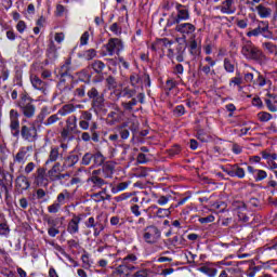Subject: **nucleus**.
Wrapping results in <instances>:
<instances>
[{
    "mask_svg": "<svg viewBox=\"0 0 277 277\" xmlns=\"http://www.w3.org/2000/svg\"><path fill=\"white\" fill-rule=\"evenodd\" d=\"M78 57L90 62V60H94V57H96V51L94 49H89L87 51H82V52L78 53Z\"/></svg>",
    "mask_w": 277,
    "mask_h": 277,
    "instance_id": "obj_31",
    "label": "nucleus"
},
{
    "mask_svg": "<svg viewBox=\"0 0 277 277\" xmlns=\"http://www.w3.org/2000/svg\"><path fill=\"white\" fill-rule=\"evenodd\" d=\"M108 118H111L114 122H118L122 118V110H120L118 107H116L114 110H111L108 114Z\"/></svg>",
    "mask_w": 277,
    "mask_h": 277,
    "instance_id": "obj_39",
    "label": "nucleus"
},
{
    "mask_svg": "<svg viewBox=\"0 0 277 277\" xmlns=\"http://www.w3.org/2000/svg\"><path fill=\"white\" fill-rule=\"evenodd\" d=\"M48 57L50 60H57V48L55 47V43L51 42L48 48Z\"/></svg>",
    "mask_w": 277,
    "mask_h": 277,
    "instance_id": "obj_41",
    "label": "nucleus"
},
{
    "mask_svg": "<svg viewBox=\"0 0 277 277\" xmlns=\"http://www.w3.org/2000/svg\"><path fill=\"white\" fill-rule=\"evenodd\" d=\"M21 136L25 142L34 143L38 140V128H36L35 122H29L22 126Z\"/></svg>",
    "mask_w": 277,
    "mask_h": 277,
    "instance_id": "obj_5",
    "label": "nucleus"
},
{
    "mask_svg": "<svg viewBox=\"0 0 277 277\" xmlns=\"http://www.w3.org/2000/svg\"><path fill=\"white\" fill-rule=\"evenodd\" d=\"M31 187V183H29V179L25 175H19L15 180V189L17 192H27Z\"/></svg>",
    "mask_w": 277,
    "mask_h": 277,
    "instance_id": "obj_21",
    "label": "nucleus"
},
{
    "mask_svg": "<svg viewBox=\"0 0 277 277\" xmlns=\"http://www.w3.org/2000/svg\"><path fill=\"white\" fill-rule=\"evenodd\" d=\"M135 94H137V91L135 89H130L129 87H124L119 92V96H122L123 98H133Z\"/></svg>",
    "mask_w": 277,
    "mask_h": 277,
    "instance_id": "obj_34",
    "label": "nucleus"
},
{
    "mask_svg": "<svg viewBox=\"0 0 277 277\" xmlns=\"http://www.w3.org/2000/svg\"><path fill=\"white\" fill-rule=\"evenodd\" d=\"M212 209H215V211H220V213H222V211L226 209V203L224 201H216L212 203Z\"/></svg>",
    "mask_w": 277,
    "mask_h": 277,
    "instance_id": "obj_55",
    "label": "nucleus"
},
{
    "mask_svg": "<svg viewBox=\"0 0 277 277\" xmlns=\"http://www.w3.org/2000/svg\"><path fill=\"white\" fill-rule=\"evenodd\" d=\"M15 28L18 34H25V31H27V23H25V21H18Z\"/></svg>",
    "mask_w": 277,
    "mask_h": 277,
    "instance_id": "obj_53",
    "label": "nucleus"
},
{
    "mask_svg": "<svg viewBox=\"0 0 277 277\" xmlns=\"http://www.w3.org/2000/svg\"><path fill=\"white\" fill-rule=\"evenodd\" d=\"M34 150V146H24L21 147L17 151V155L13 157L14 163H25L29 157V153Z\"/></svg>",
    "mask_w": 277,
    "mask_h": 277,
    "instance_id": "obj_16",
    "label": "nucleus"
},
{
    "mask_svg": "<svg viewBox=\"0 0 277 277\" xmlns=\"http://www.w3.org/2000/svg\"><path fill=\"white\" fill-rule=\"evenodd\" d=\"M224 69L226 72H235V64L229 58L224 60Z\"/></svg>",
    "mask_w": 277,
    "mask_h": 277,
    "instance_id": "obj_50",
    "label": "nucleus"
},
{
    "mask_svg": "<svg viewBox=\"0 0 277 277\" xmlns=\"http://www.w3.org/2000/svg\"><path fill=\"white\" fill-rule=\"evenodd\" d=\"M87 96L90 98L91 107L94 111H101L105 107V95L98 92V89L92 87L88 92Z\"/></svg>",
    "mask_w": 277,
    "mask_h": 277,
    "instance_id": "obj_2",
    "label": "nucleus"
},
{
    "mask_svg": "<svg viewBox=\"0 0 277 277\" xmlns=\"http://www.w3.org/2000/svg\"><path fill=\"white\" fill-rule=\"evenodd\" d=\"M137 105V98L132 97L129 102H122L121 107L123 108V111H128L131 114L133 111L134 107Z\"/></svg>",
    "mask_w": 277,
    "mask_h": 277,
    "instance_id": "obj_33",
    "label": "nucleus"
},
{
    "mask_svg": "<svg viewBox=\"0 0 277 277\" xmlns=\"http://www.w3.org/2000/svg\"><path fill=\"white\" fill-rule=\"evenodd\" d=\"M92 159H94V155L91 153L84 154L82 157V166H90V163H92Z\"/></svg>",
    "mask_w": 277,
    "mask_h": 277,
    "instance_id": "obj_56",
    "label": "nucleus"
},
{
    "mask_svg": "<svg viewBox=\"0 0 277 277\" xmlns=\"http://www.w3.org/2000/svg\"><path fill=\"white\" fill-rule=\"evenodd\" d=\"M143 81L146 85H150V76L146 74H132L130 76V83L132 88H138V85H142Z\"/></svg>",
    "mask_w": 277,
    "mask_h": 277,
    "instance_id": "obj_15",
    "label": "nucleus"
},
{
    "mask_svg": "<svg viewBox=\"0 0 277 277\" xmlns=\"http://www.w3.org/2000/svg\"><path fill=\"white\" fill-rule=\"evenodd\" d=\"M93 161L95 166H103L105 163V156L97 151L95 155H93Z\"/></svg>",
    "mask_w": 277,
    "mask_h": 277,
    "instance_id": "obj_48",
    "label": "nucleus"
},
{
    "mask_svg": "<svg viewBox=\"0 0 277 277\" xmlns=\"http://www.w3.org/2000/svg\"><path fill=\"white\" fill-rule=\"evenodd\" d=\"M91 68H93V70L97 72V75H100V72H103V70H105V63H103L102 61H94L91 64Z\"/></svg>",
    "mask_w": 277,
    "mask_h": 277,
    "instance_id": "obj_40",
    "label": "nucleus"
},
{
    "mask_svg": "<svg viewBox=\"0 0 277 277\" xmlns=\"http://www.w3.org/2000/svg\"><path fill=\"white\" fill-rule=\"evenodd\" d=\"M60 209H62V206L54 201L52 205L48 207V211L50 213H60Z\"/></svg>",
    "mask_w": 277,
    "mask_h": 277,
    "instance_id": "obj_54",
    "label": "nucleus"
},
{
    "mask_svg": "<svg viewBox=\"0 0 277 277\" xmlns=\"http://www.w3.org/2000/svg\"><path fill=\"white\" fill-rule=\"evenodd\" d=\"M66 12H67L66 6H64L62 4L56 5V11H55L56 16H64V14H66Z\"/></svg>",
    "mask_w": 277,
    "mask_h": 277,
    "instance_id": "obj_60",
    "label": "nucleus"
},
{
    "mask_svg": "<svg viewBox=\"0 0 277 277\" xmlns=\"http://www.w3.org/2000/svg\"><path fill=\"white\" fill-rule=\"evenodd\" d=\"M175 31L181 34L183 38H190V36H194L196 31V26L192 23H179L175 26Z\"/></svg>",
    "mask_w": 277,
    "mask_h": 277,
    "instance_id": "obj_12",
    "label": "nucleus"
},
{
    "mask_svg": "<svg viewBox=\"0 0 277 277\" xmlns=\"http://www.w3.org/2000/svg\"><path fill=\"white\" fill-rule=\"evenodd\" d=\"M81 261L84 269H90L92 267V261L90 260V255L88 253L82 254Z\"/></svg>",
    "mask_w": 277,
    "mask_h": 277,
    "instance_id": "obj_45",
    "label": "nucleus"
},
{
    "mask_svg": "<svg viewBox=\"0 0 277 277\" xmlns=\"http://www.w3.org/2000/svg\"><path fill=\"white\" fill-rule=\"evenodd\" d=\"M72 64V60L70 57H68L65 61V64L61 67L62 72H64V75H68V72H70V65Z\"/></svg>",
    "mask_w": 277,
    "mask_h": 277,
    "instance_id": "obj_52",
    "label": "nucleus"
},
{
    "mask_svg": "<svg viewBox=\"0 0 277 277\" xmlns=\"http://www.w3.org/2000/svg\"><path fill=\"white\" fill-rule=\"evenodd\" d=\"M157 44H159L160 49H163V47H169L170 44H172V42L167 38H162V39H157Z\"/></svg>",
    "mask_w": 277,
    "mask_h": 277,
    "instance_id": "obj_62",
    "label": "nucleus"
},
{
    "mask_svg": "<svg viewBox=\"0 0 277 277\" xmlns=\"http://www.w3.org/2000/svg\"><path fill=\"white\" fill-rule=\"evenodd\" d=\"M55 122H60V117L57 115L50 116L45 121V127H51V124H55Z\"/></svg>",
    "mask_w": 277,
    "mask_h": 277,
    "instance_id": "obj_58",
    "label": "nucleus"
},
{
    "mask_svg": "<svg viewBox=\"0 0 277 277\" xmlns=\"http://www.w3.org/2000/svg\"><path fill=\"white\" fill-rule=\"evenodd\" d=\"M32 179L37 187H49L50 179L47 176V169L39 167L32 174Z\"/></svg>",
    "mask_w": 277,
    "mask_h": 277,
    "instance_id": "obj_11",
    "label": "nucleus"
},
{
    "mask_svg": "<svg viewBox=\"0 0 277 277\" xmlns=\"http://www.w3.org/2000/svg\"><path fill=\"white\" fill-rule=\"evenodd\" d=\"M237 0H224L221 5L216 6L222 14H235L237 12V6L235 3Z\"/></svg>",
    "mask_w": 277,
    "mask_h": 277,
    "instance_id": "obj_17",
    "label": "nucleus"
},
{
    "mask_svg": "<svg viewBox=\"0 0 277 277\" xmlns=\"http://www.w3.org/2000/svg\"><path fill=\"white\" fill-rule=\"evenodd\" d=\"M77 109H83V105L79 104H66L61 109H58L60 116H68V114H74V111H77Z\"/></svg>",
    "mask_w": 277,
    "mask_h": 277,
    "instance_id": "obj_26",
    "label": "nucleus"
},
{
    "mask_svg": "<svg viewBox=\"0 0 277 277\" xmlns=\"http://www.w3.org/2000/svg\"><path fill=\"white\" fill-rule=\"evenodd\" d=\"M122 263L128 267H135V265L137 264V255L130 253L122 259Z\"/></svg>",
    "mask_w": 277,
    "mask_h": 277,
    "instance_id": "obj_32",
    "label": "nucleus"
},
{
    "mask_svg": "<svg viewBox=\"0 0 277 277\" xmlns=\"http://www.w3.org/2000/svg\"><path fill=\"white\" fill-rule=\"evenodd\" d=\"M224 172H226L228 176H237L238 179H243L246 176V170L238 164L224 169Z\"/></svg>",
    "mask_w": 277,
    "mask_h": 277,
    "instance_id": "obj_24",
    "label": "nucleus"
},
{
    "mask_svg": "<svg viewBox=\"0 0 277 277\" xmlns=\"http://www.w3.org/2000/svg\"><path fill=\"white\" fill-rule=\"evenodd\" d=\"M10 118V130L13 137H18L21 135V115L18 114V110L11 109L9 113Z\"/></svg>",
    "mask_w": 277,
    "mask_h": 277,
    "instance_id": "obj_8",
    "label": "nucleus"
},
{
    "mask_svg": "<svg viewBox=\"0 0 277 277\" xmlns=\"http://www.w3.org/2000/svg\"><path fill=\"white\" fill-rule=\"evenodd\" d=\"M172 211H170V209H163V208H158V210L156 211L155 215L156 217H170Z\"/></svg>",
    "mask_w": 277,
    "mask_h": 277,
    "instance_id": "obj_43",
    "label": "nucleus"
},
{
    "mask_svg": "<svg viewBox=\"0 0 277 277\" xmlns=\"http://www.w3.org/2000/svg\"><path fill=\"white\" fill-rule=\"evenodd\" d=\"M263 47L269 53H276V51H277L276 45L272 42H265V43H263Z\"/></svg>",
    "mask_w": 277,
    "mask_h": 277,
    "instance_id": "obj_59",
    "label": "nucleus"
},
{
    "mask_svg": "<svg viewBox=\"0 0 277 277\" xmlns=\"http://www.w3.org/2000/svg\"><path fill=\"white\" fill-rule=\"evenodd\" d=\"M134 269H135V266H127V264L122 262L121 265H119L116 268V273L118 276L128 277V276H131V272H134Z\"/></svg>",
    "mask_w": 277,
    "mask_h": 277,
    "instance_id": "obj_27",
    "label": "nucleus"
},
{
    "mask_svg": "<svg viewBox=\"0 0 277 277\" xmlns=\"http://www.w3.org/2000/svg\"><path fill=\"white\" fill-rule=\"evenodd\" d=\"M129 187V184L127 182H121L117 185V187H113L111 192L113 194H118V192H124Z\"/></svg>",
    "mask_w": 277,
    "mask_h": 277,
    "instance_id": "obj_51",
    "label": "nucleus"
},
{
    "mask_svg": "<svg viewBox=\"0 0 277 277\" xmlns=\"http://www.w3.org/2000/svg\"><path fill=\"white\" fill-rule=\"evenodd\" d=\"M92 198L95 202H103L105 200H109L111 198V196H109V194H107V188H103L101 192L95 193L92 196Z\"/></svg>",
    "mask_w": 277,
    "mask_h": 277,
    "instance_id": "obj_28",
    "label": "nucleus"
},
{
    "mask_svg": "<svg viewBox=\"0 0 277 277\" xmlns=\"http://www.w3.org/2000/svg\"><path fill=\"white\" fill-rule=\"evenodd\" d=\"M255 181L259 183V181H265L267 179V172L261 169L255 170Z\"/></svg>",
    "mask_w": 277,
    "mask_h": 277,
    "instance_id": "obj_49",
    "label": "nucleus"
},
{
    "mask_svg": "<svg viewBox=\"0 0 277 277\" xmlns=\"http://www.w3.org/2000/svg\"><path fill=\"white\" fill-rule=\"evenodd\" d=\"M57 159H60V147H52L49 154V158L45 161V166L57 161Z\"/></svg>",
    "mask_w": 277,
    "mask_h": 277,
    "instance_id": "obj_30",
    "label": "nucleus"
},
{
    "mask_svg": "<svg viewBox=\"0 0 277 277\" xmlns=\"http://www.w3.org/2000/svg\"><path fill=\"white\" fill-rule=\"evenodd\" d=\"M77 131V116L72 115L66 119V124L61 132L63 140H68Z\"/></svg>",
    "mask_w": 277,
    "mask_h": 277,
    "instance_id": "obj_9",
    "label": "nucleus"
},
{
    "mask_svg": "<svg viewBox=\"0 0 277 277\" xmlns=\"http://www.w3.org/2000/svg\"><path fill=\"white\" fill-rule=\"evenodd\" d=\"M30 83L35 90H39L43 94L47 92V82L42 81L37 75H30Z\"/></svg>",
    "mask_w": 277,
    "mask_h": 277,
    "instance_id": "obj_23",
    "label": "nucleus"
},
{
    "mask_svg": "<svg viewBox=\"0 0 277 277\" xmlns=\"http://www.w3.org/2000/svg\"><path fill=\"white\" fill-rule=\"evenodd\" d=\"M269 31V22L260 21L258 27L251 29L247 32L248 38H259V36H263V34H267Z\"/></svg>",
    "mask_w": 277,
    "mask_h": 277,
    "instance_id": "obj_13",
    "label": "nucleus"
},
{
    "mask_svg": "<svg viewBox=\"0 0 277 277\" xmlns=\"http://www.w3.org/2000/svg\"><path fill=\"white\" fill-rule=\"evenodd\" d=\"M260 269H261V267H259V266H254L252 268H249L247 271V276L248 277H254V276H256V273L260 272Z\"/></svg>",
    "mask_w": 277,
    "mask_h": 277,
    "instance_id": "obj_64",
    "label": "nucleus"
},
{
    "mask_svg": "<svg viewBox=\"0 0 277 277\" xmlns=\"http://www.w3.org/2000/svg\"><path fill=\"white\" fill-rule=\"evenodd\" d=\"M143 239L145 243H148L149 246L159 243V239H161V230L155 225L147 226L143 230Z\"/></svg>",
    "mask_w": 277,
    "mask_h": 277,
    "instance_id": "obj_4",
    "label": "nucleus"
},
{
    "mask_svg": "<svg viewBox=\"0 0 277 277\" xmlns=\"http://www.w3.org/2000/svg\"><path fill=\"white\" fill-rule=\"evenodd\" d=\"M10 233H12V229H10V224L8 223V220H2V222H0V237H5V239H8V237H10Z\"/></svg>",
    "mask_w": 277,
    "mask_h": 277,
    "instance_id": "obj_29",
    "label": "nucleus"
},
{
    "mask_svg": "<svg viewBox=\"0 0 277 277\" xmlns=\"http://www.w3.org/2000/svg\"><path fill=\"white\" fill-rule=\"evenodd\" d=\"M199 272H201L202 274H206V276H209V277L217 276V268L213 266H201L199 268Z\"/></svg>",
    "mask_w": 277,
    "mask_h": 277,
    "instance_id": "obj_35",
    "label": "nucleus"
},
{
    "mask_svg": "<svg viewBox=\"0 0 277 277\" xmlns=\"http://www.w3.org/2000/svg\"><path fill=\"white\" fill-rule=\"evenodd\" d=\"M23 116L25 118H34L36 116V106L31 102H27V96H23L17 103Z\"/></svg>",
    "mask_w": 277,
    "mask_h": 277,
    "instance_id": "obj_10",
    "label": "nucleus"
},
{
    "mask_svg": "<svg viewBox=\"0 0 277 277\" xmlns=\"http://www.w3.org/2000/svg\"><path fill=\"white\" fill-rule=\"evenodd\" d=\"M189 49L192 55H200V47H198V41L197 40H192L189 43Z\"/></svg>",
    "mask_w": 277,
    "mask_h": 277,
    "instance_id": "obj_44",
    "label": "nucleus"
},
{
    "mask_svg": "<svg viewBox=\"0 0 277 277\" xmlns=\"http://www.w3.org/2000/svg\"><path fill=\"white\" fill-rule=\"evenodd\" d=\"M64 174H62V164L60 162H56L49 171H48V179L50 181H62L64 179Z\"/></svg>",
    "mask_w": 277,
    "mask_h": 277,
    "instance_id": "obj_19",
    "label": "nucleus"
},
{
    "mask_svg": "<svg viewBox=\"0 0 277 277\" xmlns=\"http://www.w3.org/2000/svg\"><path fill=\"white\" fill-rule=\"evenodd\" d=\"M272 118H273L272 114L266 111H261L258 114V119L260 120V122H269Z\"/></svg>",
    "mask_w": 277,
    "mask_h": 277,
    "instance_id": "obj_47",
    "label": "nucleus"
},
{
    "mask_svg": "<svg viewBox=\"0 0 277 277\" xmlns=\"http://www.w3.org/2000/svg\"><path fill=\"white\" fill-rule=\"evenodd\" d=\"M116 170V162L106 161L103 164L102 172L104 174V179H111L114 176V171Z\"/></svg>",
    "mask_w": 277,
    "mask_h": 277,
    "instance_id": "obj_25",
    "label": "nucleus"
},
{
    "mask_svg": "<svg viewBox=\"0 0 277 277\" xmlns=\"http://www.w3.org/2000/svg\"><path fill=\"white\" fill-rule=\"evenodd\" d=\"M175 10L177 15L173 19V25H179L181 21H189V9H187V6L181 3H175Z\"/></svg>",
    "mask_w": 277,
    "mask_h": 277,
    "instance_id": "obj_14",
    "label": "nucleus"
},
{
    "mask_svg": "<svg viewBox=\"0 0 277 277\" xmlns=\"http://www.w3.org/2000/svg\"><path fill=\"white\" fill-rule=\"evenodd\" d=\"M101 214H98L95 219L94 216H90L85 222H84V226H87L88 228H93L94 233V237H98V235H101V233H103V230H105V222H103V220H101Z\"/></svg>",
    "mask_w": 277,
    "mask_h": 277,
    "instance_id": "obj_6",
    "label": "nucleus"
},
{
    "mask_svg": "<svg viewBox=\"0 0 277 277\" xmlns=\"http://www.w3.org/2000/svg\"><path fill=\"white\" fill-rule=\"evenodd\" d=\"M82 220H83V214H80V215L74 214L72 219L69 221L67 225V232L70 235H77V233H79V224H81Z\"/></svg>",
    "mask_w": 277,
    "mask_h": 277,
    "instance_id": "obj_18",
    "label": "nucleus"
},
{
    "mask_svg": "<svg viewBox=\"0 0 277 277\" xmlns=\"http://www.w3.org/2000/svg\"><path fill=\"white\" fill-rule=\"evenodd\" d=\"M241 55H243L246 60L258 62V64H265V62H267V56H265L263 51H261L259 47L254 45L252 41H246L242 43Z\"/></svg>",
    "mask_w": 277,
    "mask_h": 277,
    "instance_id": "obj_1",
    "label": "nucleus"
},
{
    "mask_svg": "<svg viewBox=\"0 0 277 277\" xmlns=\"http://www.w3.org/2000/svg\"><path fill=\"white\" fill-rule=\"evenodd\" d=\"M122 49H124L122 40L118 38H110L108 42L103 47V55L114 57V55H118Z\"/></svg>",
    "mask_w": 277,
    "mask_h": 277,
    "instance_id": "obj_3",
    "label": "nucleus"
},
{
    "mask_svg": "<svg viewBox=\"0 0 277 277\" xmlns=\"http://www.w3.org/2000/svg\"><path fill=\"white\" fill-rule=\"evenodd\" d=\"M252 12H256L258 16H260V18H269L272 16V14L274 13V10H272V8L267 6L264 3H260L255 6V9H251Z\"/></svg>",
    "mask_w": 277,
    "mask_h": 277,
    "instance_id": "obj_20",
    "label": "nucleus"
},
{
    "mask_svg": "<svg viewBox=\"0 0 277 277\" xmlns=\"http://www.w3.org/2000/svg\"><path fill=\"white\" fill-rule=\"evenodd\" d=\"M236 25L239 29H246L248 27V18L237 19Z\"/></svg>",
    "mask_w": 277,
    "mask_h": 277,
    "instance_id": "obj_63",
    "label": "nucleus"
},
{
    "mask_svg": "<svg viewBox=\"0 0 277 277\" xmlns=\"http://www.w3.org/2000/svg\"><path fill=\"white\" fill-rule=\"evenodd\" d=\"M127 127H128L127 123H123L118 127V133H119L121 140H129L130 132H129V128H127Z\"/></svg>",
    "mask_w": 277,
    "mask_h": 277,
    "instance_id": "obj_36",
    "label": "nucleus"
},
{
    "mask_svg": "<svg viewBox=\"0 0 277 277\" xmlns=\"http://www.w3.org/2000/svg\"><path fill=\"white\" fill-rule=\"evenodd\" d=\"M68 198H70V193H68V190H64L63 193L57 195L56 203L62 207V205L66 203V199Z\"/></svg>",
    "mask_w": 277,
    "mask_h": 277,
    "instance_id": "obj_38",
    "label": "nucleus"
},
{
    "mask_svg": "<svg viewBox=\"0 0 277 277\" xmlns=\"http://www.w3.org/2000/svg\"><path fill=\"white\" fill-rule=\"evenodd\" d=\"M78 162H79V156L71 155V156L67 157V159L65 161V166H67V168H72V166H75Z\"/></svg>",
    "mask_w": 277,
    "mask_h": 277,
    "instance_id": "obj_46",
    "label": "nucleus"
},
{
    "mask_svg": "<svg viewBox=\"0 0 277 277\" xmlns=\"http://www.w3.org/2000/svg\"><path fill=\"white\" fill-rule=\"evenodd\" d=\"M36 170V163L34 162H28L25 168H24V173L25 174H31V172Z\"/></svg>",
    "mask_w": 277,
    "mask_h": 277,
    "instance_id": "obj_61",
    "label": "nucleus"
},
{
    "mask_svg": "<svg viewBox=\"0 0 277 277\" xmlns=\"http://www.w3.org/2000/svg\"><path fill=\"white\" fill-rule=\"evenodd\" d=\"M229 277H243V273L239 268H228Z\"/></svg>",
    "mask_w": 277,
    "mask_h": 277,
    "instance_id": "obj_57",
    "label": "nucleus"
},
{
    "mask_svg": "<svg viewBox=\"0 0 277 277\" xmlns=\"http://www.w3.org/2000/svg\"><path fill=\"white\" fill-rule=\"evenodd\" d=\"M79 120L80 129H82V131H88V129H90V121L92 120V113L82 110Z\"/></svg>",
    "mask_w": 277,
    "mask_h": 277,
    "instance_id": "obj_22",
    "label": "nucleus"
},
{
    "mask_svg": "<svg viewBox=\"0 0 277 277\" xmlns=\"http://www.w3.org/2000/svg\"><path fill=\"white\" fill-rule=\"evenodd\" d=\"M242 83H243V78H241L240 76H236L229 80V88H238L239 90H241Z\"/></svg>",
    "mask_w": 277,
    "mask_h": 277,
    "instance_id": "obj_37",
    "label": "nucleus"
},
{
    "mask_svg": "<svg viewBox=\"0 0 277 277\" xmlns=\"http://www.w3.org/2000/svg\"><path fill=\"white\" fill-rule=\"evenodd\" d=\"M155 198H157L156 202L157 205H159L160 207H166V205H168V202H170V199L172 198V196L167 195V196H157L155 195Z\"/></svg>",
    "mask_w": 277,
    "mask_h": 277,
    "instance_id": "obj_42",
    "label": "nucleus"
},
{
    "mask_svg": "<svg viewBox=\"0 0 277 277\" xmlns=\"http://www.w3.org/2000/svg\"><path fill=\"white\" fill-rule=\"evenodd\" d=\"M98 174H101V170H94L92 171L91 176L87 180L88 185L91 187V192H98V189H103L104 185H107V181L98 176Z\"/></svg>",
    "mask_w": 277,
    "mask_h": 277,
    "instance_id": "obj_7",
    "label": "nucleus"
}]
</instances>
